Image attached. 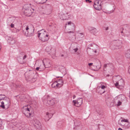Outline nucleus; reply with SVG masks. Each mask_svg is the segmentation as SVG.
<instances>
[{
    "label": "nucleus",
    "mask_w": 130,
    "mask_h": 130,
    "mask_svg": "<svg viewBox=\"0 0 130 130\" xmlns=\"http://www.w3.org/2000/svg\"><path fill=\"white\" fill-rule=\"evenodd\" d=\"M116 102H117L118 103L117 104V106H118L121 105L122 104V102L120 100H117Z\"/></svg>",
    "instance_id": "33"
},
{
    "label": "nucleus",
    "mask_w": 130,
    "mask_h": 130,
    "mask_svg": "<svg viewBox=\"0 0 130 130\" xmlns=\"http://www.w3.org/2000/svg\"><path fill=\"white\" fill-rule=\"evenodd\" d=\"M42 64H44L45 69L46 68L49 67L51 66L50 61L48 58H44L43 60L38 59Z\"/></svg>",
    "instance_id": "6"
},
{
    "label": "nucleus",
    "mask_w": 130,
    "mask_h": 130,
    "mask_svg": "<svg viewBox=\"0 0 130 130\" xmlns=\"http://www.w3.org/2000/svg\"><path fill=\"white\" fill-rule=\"evenodd\" d=\"M2 97H3V96H0V98H2Z\"/></svg>",
    "instance_id": "51"
},
{
    "label": "nucleus",
    "mask_w": 130,
    "mask_h": 130,
    "mask_svg": "<svg viewBox=\"0 0 130 130\" xmlns=\"http://www.w3.org/2000/svg\"><path fill=\"white\" fill-rule=\"evenodd\" d=\"M125 56L127 58H130V49L125 52Z\"/></svg>",
    "instance_id": "22"
},
{
    "label": "nucleus",
    "mask_w": 130,
    "mask_h": 130,
    "mask_svg": "<svg viewBox=\"0 0 130 130\" xmlns=\"http://www.w3.org/2000/svg\"><path fill=\"white\" fill-rule=\"evenodd\" d=\"M87 51L88 53L91 54L93 52V51L90 48L88 47L87 49Z\"/></svg>",
    "instance_id": "29"
},
{
    "label": "nucleus",
    "mask_w": 130,
    "mask_h": 130,
    "mask_svg": "<svg viewBox=\"0 0 130 130\" xmlns=\"http://www.w3.org/2000/svg\"><path fill=\"white\" fill-rule=\"evenodd\" d=\"M22 110L27 118H29L32 116L34 111L30 105L24 106L22 108Z\"/></svg>",
    "instance_id": "1"
},
{
    "label": "nucleus",
    "mask_w": 130,
    "mask_h": 130,
    "mask_svg": "<svg viewBox=\"0 0 130 130\" xmlns=\"http://www.w3.org/2000/svg\"><path fill=\"white\" fill-rule=\"evenodd\" d=\"M93 64V63H89L88 64L89 66L90 67Z\"/></svg>",
    "instance_id": "43"
},
{
    "label": "nucleus",
    "mask_w": 130,
    "mask_h": 130,
    "mask_svg": "<svg viewBox=\"0 0 130 130\" xmlns=\"http://www.w3.org/2000/svg\"><path fill=\"white\" fill-rule=\"evenodd\" d=\"M53 115L51 113H49L48 112L46 113V115L45 116V121H48L52 117Z\"/></svg>",
    "instance_id": "18"
},
{
    "label": "nucleus",
    "mask_w": 130,
    "mask_h": 130,
    "mask_svg": "<svg viewBox=\"0 0 130 130\" xmlns=\"http://www.w3.org/2000/svg\"><path fill=\"white\" fill-rule=\"evenodd\" d=\"M15 40L12 39V40H11V41L10 42V43H11V44H13L15 43Z\"/></svg>",
    "instance_id": "38"
},
{
    "label": "nucleus",
    "mask_w": 130,
    "mask_h": 130,
    "mask_svg": "<svg viewBox=\"0 0 130 130\" xmlns=\"http://www.w3.org/2000/svg\"><path fill=\"white\" fill-rule=\"evenodd\" d=\"M11 104L10 101V99L7 97H5L2 101V104L1 105V107L3 109H7L10 106Z\"/></svg>",
    "instance_id": "4"
},
{
    "label": "nucleus",
    "mask_w": 130,
    "mask_h": 130,
    "mask_svg": "<svg viewBox=\"0 0 130 130\" xmlns=\"http://www.w3.org/2000/svg\"><path fill=\"white\" fill-rule=\"evenodd\" d=\"M94 52L95 53H96V51H94Z\"/></svg>",
    "instance_id": "50"
},
{
    "label": "nucleus",
    "mask_w": 130,
    "mask_h": 130,
    "mask_svg": "<svg viewBox=\"0 0 130 130\" xmlns=\"http://www.w3.org/2000/svg\"><path fill=\"white\" fill-rule=\"evenodd\" d=\"M22 29L24 34L26 37H31L34 35V28L33 26L31 28L27 25L23 26Z\"/></svg>",
    "instance_id": "2"
},
{
    "label": "nucleus",
    "mask_w": 130,
    "mask_h": 130,
    "mask_svg": "<svg viewBox=\"0 0 130 130\" xmlns=\"http://www.w3.org/2000/svg\"><path fill=\"white\" fill-rule=\"evenodd\" d=\"M109 100H110L109 99H108V100L106 101V103L108 106H110L109 102Z\"/></svg>",
    "instance_id": "40"
},
{
    "label": "nucleus",
    "mask_w": 130,
    "mask_h": 130,
    "mask_svg": "<svg viewBox=\"0 0 130 130\" xmlns=\"http://www.w3.org/2000/svg\"><path fill=\"white\" fill-rule=\"evenodd\" d=\"M89 30L91 33L95 35H96L98 31L96 28L94 27H91L89 28Z\"/></svg>",
    "instance_id": "15"
},
{
    "label": "nucleus",
    "mask_w": 130,
    "mask_h": 130,
    "mask_svg": "<svg viewBox=\"0 0 130 130\" xmlns=\"http://www.w3.org/2000/svg\"><path fill=\"white\" fill-rule=\"evenodd\" d=\"M62 56H63V55H62Z\"/></svg>",
    "instance_id": "52"
},
{
    "label": "nucleus",
    "mask_w": 130,
    "mask_h": 130,
    "mask_svg": "<svg viewBox=\"0 0 130 130\" xmlns=\"http://www.w3.org/2000/svg\"><path fill=\"white\" fill-rule=\"evenodd\" d=\"M118 47V46L115 44L114 43H113V44L111 46V49L112 50H115L116 49H119L120 48H117V47Z\"/></svg>",
    "instance_id": "26"
},
{
    "label": "nucleus",
    "mask_w": 130,
    "mask_h": 130,
    "mask_svg": "<svg viewBox=\"0 0 130 130\" xmlns=\"http://www.w3.org/2000/svg\"><path fill=\"white\" fill-rule=\"evenodd\" d=\"M27 57V55H25L23 58V59L24 60Z\"/></svg>",
    "instance_id": "41"
},
{
    "label": "nucleus",
    "mask_w": 130,
    "mask_h": 130,
    "mask_svg": "<svg viewBox=\"0 0 130 130\" xmlns=\"http://www.w3.org/2000/svg\"><path fill=\"white\" fill-rule=\"evenodd\" d=\"M68 13H67L65 14H63L61 15L60 16V19L62 20H68L69 19L70 17V15Z\"/></svg>",
    "instance_id": "14"
},
{
    "label": "nucleus",
    "mask_w": 130,
    "mask_h": 130,
    "mask_svg": "<svg viewBox=\"0 0 130 130\" xmlns=\"http://www.w3.org/2000/svg\"><path fill=\"white\" fill-rule=\"evenodd\" d=\"M114 43L118 46L117 47V48H121V45L122 44V42L121 40H116L114 41Z\"/></svg>",
    "instance_id": "16"
},
{
    "label": "nucleus",
    "mask_w": 130,
    "mask_h": 130,
    "mask_svg": "<svg viewBox=\"0 0 130 130\" xmlns=\"http://www.w3.org/2000/svg\"><path fill=\"white\" fill-rule=\"evenodd\" d=\"M108 27H106L105 28V30H107L108 29Z\"/></svg>",
    "instance_id": "46"
},
{
    "label": "nucleus",
    "mask_w": 130,
    "mask_h": 130,
    "mask_svg": "<svg viewBox=\"0 0 130 130\" xmlns=\"http://www.w3.org/2000/svg\"><path fill=\"white\" fill-rule=\"evenodd\" d=\"M107 64H108V66H107V68H111L112 67V65L111 63H109Z\"/></svg>",
    "instance_id": "37"
},
{
    "label": "nucleus",
    "mask_w": 130,
    "mask_h": 130,
    "mask_svg": "<svg viewBox=\"0 0 130 130\" xmlns=\"http://www.w3.org/2000/svg\"><path fill=\"white\" fill-rule=\"evenodd\" d=\"M49 54L53 58H55L56 55V50L53 48L52 49Z\"/></svg>",
    "instance_id": "19"
},
{
    "label": "nucleus",
    "mask_w": 130,
    "mask_h": 130,
    "mask_svg": "<svg viewBox=\"0 0 130 130\" xmlns=\"http://www.w3.org/2000/svg\"><path fill=\"white\" fill-rule=\"evenodd\" d=\"M130 36V29H128L125 32L124 36L129 37Z\"/></svg>",
    "instance_id": "25"
},
{
    "label": "nucleus",
    "mask_w": 130,
    "mask_h": 130,
    "mask_svg": "<svg viewBox=\"0 0 130 130\" xmlns=\"http://www.w3.org/2000/svg\"><path fill=\"white\" fill-rule=\"evenodd\" d=\"M115 86L116 87H117V88H119V85L118 83V82H116V83H115Z\"/></svg>",
    "instance_id": "36"
},
{
    "label": "nucleus",
    "mask_w": 130,
    "mask_h": 130,
    "mask_svg": "<svg viewBox=\"0 0 130 130\" xmlns=\"http://www.w3.org/2000/svg\"><path fill=\"white\" fill-rule=\"evenodd\" d=\"M102 2L101 1L96 0L94 1L93 6L94 8L98 10H100L102 9Z\"/></svg>",
    "instance_id": "7"
},
{
    "label": "nucleus",
    "mask_w": 130,
    "mask_h": 130,
    "mask_svg": "<svg viewBox=\"0 0 130 130\" xmlns=\"http://www.w3.org/2000/svg\"><path fill=\"white\" fill-rule=\"evenodd\" d=\"M99 65L96 66V67L97 68V70L99 69L101 67V65L100 64V62H99Z\"/></svg>",
    "instance_id": "35"
},
{
    "label": "nucleus",
    "mask_w": 130,
    "mask_h": 130,
    "mask_svg": "<svg viewBox=\"0 0 130 130\" xmlns=\"http://www.w3.org/2000/svg\"><path fill=\"white\" fill-rule=\"evenodd\" d=\"M78 49L77 48H73V49H71V51L72 53H73L77 52L78 50Z\"/></svg>",
    "instance_id": "28"
},
{
    "label": "nucleus",
    "mask_w": 130,
    "mask_h": 130,
    "mask_svg": "<svg viewBox=\"0 0 130 130\" xmlns=\"http://www.w3.org/2000/svg\"><path fill=\"white\" fill-rule=\"evenodd\" d=\"M13 86L14 87H18V86H17V85H16L15 84H13Z\"/></svg>",
    "instance_id": "45"
},
{
    "label": "nucleus",
    "mask_w": 130,
    "mask_h": 130,
    "mask_svg": "<svg viewBox=\"0 0 130 130\" xmlns=\"http://www.w3.org/2000/svg\"><path fill=\"white\" fill-rule=\"evenodd\" d=\"M108 66V64H105L104 65V69L107 68V66Z\"/></svg>",
    "instance_id": "39"
},
{
    "label": "nucleus",
    "mask_w": 130,
    "mask_h": 130,
    "mask_svg": "<svg viewBox=\"0 0 130 130\" xmlns=\"http://www.w3.org/2000/svg\"><path fill=\"white\" fill-rule=\"evenodd\" d=\"M33 11V10L31 8H25L24 10V14L26 16H29L31 14Z\"/></svg>",
    "instance_id": "8"
},
{
    "label": "nucleus",
    "mask_w": 130,
    "mask_h": 130,
    "mask_svg": "<svg viewBox=\"0 0 130 130\" xmlns=\"http://www.w3.org/2000/svg\"><path fill=\"white\" fill-rule=\"evenodd\" d=\"M86 2H88L89 3H91L92 2L90 0H86Z\"/></svg>",
    "instance_id": "44"
},
{
    "label": "nucleus",
    "mask_w": 130,
    "mask_h": 130,
    "mask_svg": "<svg viewBox=\"0 0 130 130\" xmlns=\"http://www.w3.org/2000/svg\"><path fill=\"white\" fill-rule=\"evenodd\" d=\"M34 122L35 123H34L35 126L38 129H40L41 128V124L40 122L37 120L35 121Z\"/></svg>",
    "instance_id": "17"
},
{
    "label": "nucleus",
    "mask_w": 130,
    "mask_h": 130,
    "mask_svg": "<svg viewBox=\"0 0 130 130\" xmlns=\"http://www.w3.org/2000/svg\"><path fill=\"white\" fill-rule=\"evenodd\" d=\"M99 89H101L103 90L104 91L100 92L101 94H102L104 93V89L107 88V86L106 83H104L101 82L99 84Z\"/></svg>",
    "instance_id": "11"
},
{
    "label": "nucleus",
    "mask_w": 130,
    "mask_h": 130,
    "mask_svg": "<svg viewBox=\"0 0 130 130\" xmlns=\"http://www.w3.org/2000/svg\"><path fill=\"white\" fill-rule=\"evenodd\" d=\"M124 122H128V121L127 119H122L121 121V123H124Z\"/></svg>",
    "instance_id": "32"
},
{
    "label": "nucleus",
    "mask_w": 130,
    "mask_h": 130,
    "mask_svg": "<svg viewBox=\"0 0 130 130\" xmlns=\"http://www.w3.org/2000/svg\"><path fill=\"white\" fill-rule=\"evenodd\" d=\"M38 37L43 42L47 41L49 39V36L47 33L44 29L38 31Z\"/></svg>",
    "instance_id": "3"
},
{
    "label": "nucleus",
    "mask_w": 130,
    "mask_h": 130,
    "mask_svg": "<svg viewBox=\"0 0 130 130\" xmlns=\"http://www.w3.org/2000/svg\"><path fill=\"white\" fill-rule=\"evenodd\" d=\"M52 87L55 88H59V87L58 86V84L56 81L54 82L52 84Z\"/></svg>",
    "instance_id": "23"
},
{
    "label": "nucleus",
    "mask_w": 130,
    "mask_h": 130,
    "mask_svg": "<svg viewBox=\"0 0 130 130\" xmlns=\"http://www.w3.org/2000/svg\"><path fill=\"white\" fill-rule=\"evenodd\" d=\"M73 105L77 107L80 106L83 103V99L82 98H79L77 100H74L73 101Z\"/></svg>",
    "instance_id": "9"
},
{
    "label": "nucleus",
    "mask_w": 130,
    "mask_h": 130,
    "mask_svg": "<svg viewBox=\"0 0 130 130\" xmlns=\"http://www.w3.org/2000/svg\"><path fill=\"white\" fill-rule=\"evenodd\" d=\"M1 96H3L2 98H0V107H1V105L2 104V101H1L3 100V99L4 98H5V95H4L0 94V97Z\"/></svg>",
    "instance_id": "30"
},
{
    "label": "nucleus",
    "mask_w": 130,
    "mask_h": 130,
    "mask_svg": "<svg viewBox=\"0 0 130 130\" xmlns=\"http://www.w3.org/2000/svg\"><path fill=\"white\" fill-rule=\"evenodd\" d=\"M125 99V96L123 95H120L116 97L114 99L115 102H116L117 100H120L122 102Z\"/></svg>",
    "instance_id": "13"
},
{
    "label": "nucleus",
    "mask_w": 130,
    "mask_h": 130,
    "mask_svg": "<svg viewBox=\"0 0 130 130\" xmlns=\"http://www.w3.org/2000/svg\"><path fill=\"white\" fill-rule=\"evenodd\" d=\"M56 98H53L52 99H48L47 102V105H48L50 106L53 105L56 100Z\"/></svg>",
    "instance_id": "12"
},
{
    "label": "nucleus",
    "mask_w": 130,
    "mask_h": 130,
    "mask_svg": "<svg viewBox=\"0 0 130 130\" xmlns=\"http://www.w3.org/2000/svg\"><path fill=\"white\" fill-rule=\"evenodd\" d=\"M1 126V120H0V127Z\"/></svg>",
    "instance_id": "47"
},
{
    "label": "nucleus",
    "mask_w": 130,
    "mask_h": 130,
    "mask_svg": "<svg viewBox=\"0 0 130 130\" xmlns=\"http://www.w3.org/2000/svg\"><path fill=\"white\" fill-rule=\"evenodd\" d=\"M75 96H74V97H75Z\"/></svg>",
    "instance_id": "53"
},
{
    "label": "nucleus",
    "mask_w": 130,
    "mask_h": 130,
    "mask_svg": "<svg viewBox=\"0 0 130 130\" xmlns=\"http://www.w3.org/2000/svg\"><path fill=\"white\" fill-rule=\"evenodd\" d=\"M56 81L59 88L63 86V82L62 80L61 79H59L57 80H56Z\"/></svg>",
    "instance_id": "20"
},
{
    "label": "nucleus",
    "mask_w": 130,
    "mask_h": 130,
    "mask_svg": "<svg viewBox=\"0 0 130 130\" xmlns=\"http://www.w3.org/2000/svg\"><path fill=\"white\" fill-rule=\"evenodd\" d=\"M53 48L51 46L47 47L46 48V52L49 53L51 51L52 49Z\"/></svg>",
    "instance_id": "27"
},
{
    "label": "nucleus",
    "mask_w": 130,
    "mask_h": 130,
    "mask_svg": "<svg viewBox=\"0 0 130 130\" xmlns=\"http://www.w3.org/2000/svg\"><path fill=\"white\" fill-rule=\"evenodd\" d=\"M65 28L66 29L71 30L72 31H68V33H73L74 32V30L73 29L74 28V24L71 21H69L67 22L65 26Z\"/></svg>",
    "instance_id": "5"
},
{
    "label": "nucleus",
    "mask_w": 130,
    "mask_h": 130,
    "mask_svg": "<svg viewBox=\"0 0 130 130\" xmlns=\"http://www.w3.org/2000/svg\"><path fill=\"white\" fill-rule=\"evenodd\" d=\"M93 44H91L89 45L91 46H92Z\"/></svg>",
    "instance_id": "48"
},
{
    "label": "nucleus",
    "mask_w": 130,
    "mask_h": 130,
    "mask_svg": "<svg viewBox=\"0 0 130 130\" xmlns=\"http://www.w3.org/2000/svg\"><path fill=\"white\" fill-rule=\"evenodd\" d=\"M118 82L120 86H123L124 85V82L123 80L121 79L119 81H118Z\"/></svg>",
    "instance_id": "24"
},
{
    "label": "nucleus",
    "mask_w": 130,
    "mask_h": 130,
    "mask_svg": "<svg viewBox=\"0 0 130 130\" xmlns=\"http://www.w3.org/2000/svg\"><path fill=\"white\" fill-rule=\"evenodd\" d=\"M78 36L81 38H82L84 36V35L83 33H80L78 34Z\"/></svg>",
    "instance_id": "34"
},
{
    "label": "nucleus",
    "mask_w": 130,
    "mask_h": 130,
    "mask_svg": "<svg viewBox=\"0 0 130 130\" xmlns=\"http://www.w3.org/2000/svg\"><path fill=\"white\" fill-rule=\"evenodd\" d=\"M121 125L123 126V127L125 129L128 128L129 127V122H126L125 123H121Z\"/></svg>",
    "instance_id": "21"
},
{
    "label": "nucleus",
    "mask_w": 130,
    "mask_h": 130,
    "mask_svg": "<svg viewBox=\"0 0 130 130\" xmlns=\"http://www.w3.org/2000/svg\"><path fill=\"white\" fill-rule=\"evenodd\" d=\"M77 48V44L75 43H72L71 45V49H73V48Z\"/></svg>",
    "instance_id": "31"
},
{
    "label": "nucleus",
    "mask_w": 130,
    "mask_h": 130,
    "mask_svg": "<svg viewBox=\"0 0 130 130\" xmlns=\"http://www.w3.org/2000/svg\"><path fill=\"white\" fill-rule=\"evenodd\" d=\"M36 62H37L38 66V67L36 68V70L37 71H39L40 69V71H42L45 69V67L44 64H42L39 60H37Z\"/></svg>",
    "instance_id": "10"
},
{
    "label": "nucleus",
    "mask_w": 130,
    "mask_h": 130,
    "mask_svg": "<svg viewBox=\"0 0 130 130\" xmlns=\"http://www.w3.org/2000/svg\"><path fill=\"white\" fill-rule=\"evenodd\" d=\"M10 26L11 27L13 28L14 26V24H11L10 25Z\"/></svg>",
    "instance_id": "42"
},
{
    "label": "nucleus",
    "mask_w": 130,
    "mask_h": 130,
    "mask_svg": "<svg viewBox=\"0 0 130 130\" xmlns=\"http://www.w3.org/2000/svg\"><path fill=\"white\" fill-rule=\"evenodd\" d=\"M118 130H122V129H121V128H118Z\"/></svg>",
    "instance_id": "49"
}]
</instances>
